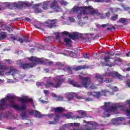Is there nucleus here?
I'll use <instances>...</instances> for the list:
<instances>
[{
    "label": "nucleus",
    "mask_w": 130,
    "mask_h": 130,
    "mask_svg": "<svg viewBox=\"0 0 130 130\" xmlns=\"http://www.w3.org/2000/svg\"><path fill=\"white\" fill-rule=\"evenodd\" d=\"M28 113L30 115H33V114H34L35 117H38L39 118L41 117V114L40 113L39 111L36 110H32L30 111H28Z\"/></svg>",
    "instance_id": "obj_13"
},
{
    "label": "nucleus",
    "mask_w": 130,
    "mask_h": 130,
    "mask_svg": "<svg viewBox=\"0 0 130 130\" xmlns=\"http://www.w3.org/2000/svg\"><path fill=\"white\" fill-rule=\"evenodd\" d=\"M103 59L105 60V62H108L109 59H110V56L109 55H105L103 57Z\"/></svg>",
    "instance_id": "obj_33"
},
{
    "label": "nucleus",
    "mask_w": 130,
    "mask_h": 130,
    "mask_svg": "<svg viewBox=\"0 0 130 130\" xmlns=\"http://www.w3.org/2000/svg\"><path fill=\"white\" fill-rule=\"evenodd\" d=\"M84 130H92V127H86Z\"/></svg>",
    "instance_id": "obj_59"
},
{
    "label": "nucleus",
    "mask_w": 130,
    "mask_h": 130,
    "mask_svg": "<svg viewBox=\"0 0 130 130\" xmlns=\"http://www.w3.org/2000/svg\"><path fill=\"white\" fill-rule=\"evenodd\" d=\"M50 8L53 10L58 9V12H61V10L58 8V4H57V1H53L51 2Z\"/></svg>",
    "instance_id": "obj_12"
},
{
    "label": "nucleus",
    "mask_w": 130,
    "mask_h": 130,
    "mask_svg": "<svg viewBox=\"0 0 130 130\" xmlns=\"http://www.w3.org/2000/svg\"><path fill=\"white\" fill-rule=\"evenodd\" d=\"M90 56V54L86 53L85 54H84V58H87V59H89V57Z\"/></svg>",
    "instance_id": "obj_49"
},
{
    "label": "nucleus",
    "mask_w": 130,
    "mask_h": 130,
    "mask_svg": "<svg viewBox=\"0 0 130 130\" xmlns=\"http://www.w3.org/2000/svg\"><path fill=\"white\" fill-rule=\"evenodd\" d=\"M17 41H19L20 43H23V42H30L28 37H23V39L20 37H18Z\"/></svg>",
    "instance_id": "obj_16"
},
{
    "label": "nucleus",
    "mask_w": 130,
    "mask_h": 130,
    "mask_svg": "<svg viewBox=\"0 0 130 130\" xmlns=\"http://www.w3.org/2000/svg\"><path fill=\"white\" fill-rule=\"evenodd\" d=\"M104 82H105V83H111V82H112V79L110 78H106Z\"/></svg>",
    "instance_id": "obj_40"
},
{
    "label": "nucleus",
    "mask_w": 130,
    "mask_h": 130,
    "mask_svg": "<svg viewBox=\"0 0 130 130\" xmlns=\"http://www.w3.org/2000/svg\"><path fill=\"white\" fill-rule=\"evenodd\" d=\"M6 100H10V103L11 104H10V107H12L11 106L12 104H14V103L15 102V100H16V96L15 95H9L7 96L6 98H5Z\"/></svg>",
    "instance_id": "obj_15"
},
{
    "label": "nucleus",
    "mask_w": 130,
    "mask_h": 130,
    "mask_svg": "<svg viewBox=\"0 0 130 130\" xmlns=\"http://www.w3.org/2000/svg\"><path fill=\"white\" fill-rule=\"evenodd\" d=\"M127 85L128 88H130V81H128V82H127Z\"/></svg>",
    "instance_id": "obj_63"
},
{
    "label": "nucleus",
    "mask_w": 130,
    "mask_h": 130,
    "mask_svg": "<svg viewBox=\"0 0 130 130\" xmlns=\"http://www.w3.org/2000/svg\"><path fill=\"white\" fill-rule=\"evenodd\" d=\"M94 10L97 11L98 14H93V16H95V19H99L101 18V19H105L106 17H110V12L109 11H108L107 13H106L105 15L104 14H101L99 13V12L97 9H94Z\"/></svg>",
    "instance_id": "obj_9"
},
{
    "label": "nucleus",
    "mask_w": 130,
    "mask_h": 130,
    "mask_svg": "<svg viewBox=\"0 0 130 130\" xmlns=\"http://www.w3.org/2000/svg\"><path fill=\"white\" fill-rule=\"evenodd\" d=\"M7 35H6V34L3 33L0 35V39L1 40H2V39H4L5 37H6Z\"/></svg>",
    "instance_id": "obj_41"
},
{
    "label": "nucleus",
    "mask_w": 130,
    "mask_h": 130,
    "mask_svg": "<svg viewBox=\"0 0 130 130\" xmlns=\"http://www.w3.org/2000/svg\"><path fill=\"white\" fill-rule=\"evenodd\" d=\"M109 92V91L108 90H102L100 92H95L94 93V95L95 97H96V98H99V97H100V96L102 95H103L104 96H106V93Z\"/></svg>",
    "instance_id": "obj_14"
},
{
    "label": "nucleus",
    "mask_w": 130,
    "mask_h": 130,
    "mask_svg": "<svg viewBox=\"0 0 130 130\" xmlns=\"http://www.w3.org/2000/svg\"><path fill=\"white\" fill-rule=\"evenodd\" d=\"M51 1H47V2H44L42 4V9L43 10H48V4L50 3Z\"/></svg>",
    "instance_id": "obj_21"
},
{
    "label": "nucleus",
    "mask_w": 130,
    "mask_h": 130,
    "mask_svg": "<svg viewBox=\"0 0 130 130\" xmlns=\"http://www.w3.org/2000/svg\"><path fill=\"white\" fill-rule=\"evenodd\" d=\"M108 30H111V31H115V28L114 26H111L108 28Z\"/></svg>",
    "instance_id": "obj_48"
},
{
    "label": "nucleus",
    "mask_w": 130,
    "mask_h": 130,
    "mask_svg": "<svg viewBox=\"0 0 130 130\" xmlns=\"http://www.w3.org/2000/svg\"><path fill=\"white\" fill-rule=\"evenodd\" d=\"M73 95H70V97L68 98V101H71V100H72V99H73Z\"/></svg>",
    "instance_id": "obj_56"
},
{
    "label": "nucleus",
    "mask_w": 130,
    "mask_h": 130,
    "mask_svg": "<svg viewBox=\"0 0 130 130\" xmlns=\"http://www.w3.org/2000/svg\"><path fill=\"white\" fill-rule=\"evenodd\" d=\"M58 100H62L63 98L61 96H59L57 98Z\"/></svg>",
    "instance_id": "obj_62"
},
{
    "label": "nucleus",
    "mask_w": 130,
    "mask_h": 130,
    "mask_svg": "<svg viewBox=\"0 0 130 130\" xmlns=\"http://www.w3.org/2000/svg\"><path fill=\"white\" fill-rule=\"evenodd\" d=\"M83 69V67H81V66H78L77 68L75 69V71H80V70H82Z\"/></svg>",
    "instance_id": "obj_50"
},
{
    "label": "nucleus",
    "mask_w": 130,
    "mask_h": 130,
    "mask_svg": "<svg viewBox=\"0 0 130 130\" xmlns=\"http://www.w3.org/2000/svg\"><path fill=\"white\" fill-rule=\"evenodd\" d=\"M56 38L57 40H59L60 39V36H59V33L58 32H56L55 34Z\"/></svg>",
    "instance_id": "obj_42"
},
{
    "label": "nucleus",
    "mask_w": 130,
    "mask_h": 130,
    "mask_svg": "<svg viewBox=\"0 0 130 130\" xmlns=\"http://www.w3.org/2000/svg\"><path fill=\"white\" fill-rule=\"evenodd\" d=\"M124 120V118L122 117H118L113 119V121L115 122H117V121H123Z\"/></svg>",
    "instance_id": "obj_29"
},
{
    "label": "nucleus",
    "mask_w": 130,
    "mask_h": 130,
    "mask_svg": "<svg viewBox=\"0 0 130 130\" xmlns=\"http://www.w3.org/2000/svg\"><path fill=\"white\" fill-rule=\"evenodd\" d=\"M69 20L70 22H75V18H74L73 17H69Z\"/></svg>",
    "instance_id": "obj_52"
},
{
    "label": "nucleus",
    "mask_w": 130,
    "mask_h": 130,
    "mask_svg": "<svg viewBox=\"0 0 130 130\" xmlns=\"http://www.w3.org/2000/svg\"><path fill=\"white\" fill-rule=\"evenodd\" d=\"M36 85L37 86H41V83L40 82H37Z\"/></svg>",
    "instance_id": "obj_61"
},
{
    "label": "nucleus",
    "mask_w": 130,
    "mask_h": 130,
    "mask_svg": "<svg viewBox=\"0 0 130 130\" xmlns=\"http://www.w3.org/2000/svg\"><path fill=\"white\" fill-rule=\"evenodd\" d=\"M126 56L130 57V52L126 54Z\"/></svg>",
    "instance_id": "obj_64"
},
{
    "label": "nucleus",
    "mask_w": 130,
    "mask_h": 130,
    "mask_svg": "<svg viewBox=\"0 0 130 130\" xmlns=\"http://www.w3.org/2000/svg\"><path fill=\"white\" fill-rule=\"evenodd\" d=\"M119 23H122V24H124L126 22V19L124 18H121L119 20Z\"/></svg>",
    "instance_id": "obj_37"
},
{
    "label": "nucleus",
    "mask_w": 130,
    "mask_h": 130,
    "mask_svg": "<svg viewBox=\"0 0 130 130\" xmlns=\"http://www.w3.org/2000/svg\"><path fill=\"white\" fill-rule=\"evenodd\" d=\"M5 61H7V62H8L9 64H12V63H13V61L11 59H6V60H5Z\"/></svg>",
    "instance_id": "obj_47"
},
{
    "label": "nucleus",
    "mask_w": 130,
    "mask_h": 130,
    "mask_svg": "<svg viewBox=\"0 0 130 130\" xmlns=\"http://www.w3.org/2000/svg\"><path fill=\"white\" fill-rule=\"evenodd\" d=\"M3 7H6L8 8H11V7H13V8H15V7H17V6L14 5V4L13 3H6L3 4Z\"/></svg>",
    "instance_id": "obj_23"
},
{
    "label": "nucleus",
    "mask_w": 130,
    "mask_h": 130,
    "mask_svg": "<svg viewBox=\"0 0 130 130\" xmlns=\"http://www.w3.org/2000/svg\"><path fill=\"white\" fill-rule=\"evenodd\" d=\"M64 42L66 43L67 45H70L72 43V40L70 38H65L64 39Z\"/></svg>",
    "instance_id": "obj_31"
},
{
    "label": "nucleus",
    "mask_w": 130,
    "mask_h": 130,
    "mask_svg": "<svg viewBox=\"0 0 130 130\" xmlns=\"http://www.w3.org/2000/svg\"><path fill=\"white\" fill-rule=\"evenodd\" d=\"M95 79L100 84H102L103 83H104V81H103V78L102 77V76L100 74L95 75Z\"/></svg>",
    "instance_id": "obj_18"
},
{
    "label": "nucleus",
    "mask_w": 130,
    "mask_h": 130,
    "mask_svg": "<svg viewBox=\"0 0 130 130\" xmlns=\"http://www.w3.org/2000/svg\"><path fill=\"white\" fill-rule=\"evenodd\" d=\"M25 20H26V21H28V22H31V19H30V18H28V17L26 18H25Z\"/></svg>",
    "instance_id": "obj_60"
},
{
    "label": "nucleus",
    "mask_w": 130,
    "mask_h": 130,
    "mask_svg": "<svg viewBox=\"0 0 130 130\" xmlns=\"http://www.w3.org/2000/svg\"><path fill=\"white\" fill-rule=\"evenodd\" d=\"M20 116L22 118V119H26V118H27V112L26 111H22Z\"/></svg>",
    "instance_id": "obj_28"
},
{
    "label": "nucleus",
    "mask_w": 130,
    "mask_h": 130,
    "mask_svg": "<svg viewBox=\"0 0 130 130\" xmlns=\"http://www.w3.org/2000/svg\"><path fill=\"white\" fill-rule=\"evenodd\" d=\"M62 117H67L68 119H70V118H73V116H72L71 114H64L62 115Z\"/></svg>",
    "instance_id": "obj_32"
},
{
    "label": "nucleus",
    "mask_w": 130,
    "mask_h": 130,
    "mask_svg": "<svg viewBox=\"0 0 130 130\" xmlns=\"http://www.w3.org/2000/svg\"><path fill=\"white\" fill-rule=\"evenodd\" d=\"M85 101H87V102H89L90 101H93V98H85Z\"/></svg>",
    "instance_id": "obj_44"
},
{
    "label": "nucleus",
    "mask_w": 130,
    "mask_h": 130,
    "mask_svg": "<svg viewBox=\"0 0 130 130\" xmlns=\"http://www.w3.org/2000/svg\"><path fill=\"white\" fill-rule=\"evenodd\" d=\"M79 79L81 80V83L75 81L71 79H68V83L70 85H72L73 87H76V88H82V87L89 88L90 87V89H94V86H90L91 85V79L90 77L80 76Z\"/></svg>",
    "instance_id": "obj_2"
},
{
    "label": "nucleus",
    "mask_w": 130,
    "mask_h": 130,
    "mask_svg": "<svg viewBox=\"0 0 130 130\" xmlns=\"http://www.w3.org/2000/svg\"><path fill=\"white\" fill-rule=\"evenodd\" d=\"M106 76H107L108 77H112L113 78H117V79H119V80H122V76H121V75L116 72L106 73Z\"/></svg>",
    "instance_id": "obj_8"
},
{
    "label": "nucleus",
    "mask_w": 130,
    "mask_h": 130,
    "mask_svg": "<svg viewBox=\"0 0 130 130\" xmlns=\"http://www.w3.org/2000/svg\"><path fill=\"white\" fill-rule=\"evenodd\" d=\"M87 96H93V95L92 92L89 91L87 93Z\"/></svg>",
    "instance_id": "obj_55"
},
{
    "label": "nucleus",
    "mask_w": 130,
    "mask_h": 130,
    "mask_svg": "<svg viewBox=\"0 0 130 130\" xmlns=\"http://www.w3.org/2000/svg\"><path fill=\"white\" fill-rule=\"evenodd\" d=\"M16 128H17L16 127H12L11 126H9L7 128V129H11V130H15V129H16Z\"/></svg>",
    "instance_id": "obj_53"
},
{
    "label": "nucleus",
    "mask_w": 130,
    "mask_h": 130,
    "mask_svg": "<svg viewBox=\"0 0 130 130\" xmlns=\"http://www.w3.org/2000/svg\"><path fill=\"white\" fill-rule=\"evenodd\" d=\"M56 118H54V121H49L48 122L49 124H56L57 122L59 120L58 118H59V115H56L55 116Z\"/></svg>",
    "instance_id": "obj_19"
},
{
    "label": "nucleus",
    "mask_w": 130,
    "mask_h": 130,
    "mask_svg": "<svg viewBox=\"0 0 130 130\" xmlns=\"http://www.w3.org/2000/svg\"><path fill=\"white\" fill-rule=\"evenodd\" d=\"M80 11V13L77 15V18L79 20H81L83 18L84 20H88V14L90 13L92 16L94 15H98V12L95 9H93L92 6H88L85 7H74L71 10V14H74V13H77V12Z\"/></svg>",
    "instance_id": "obj_1"
},
{
    "label": "nucleus",
    "mask_w": 130,
    "mask_h": 130,
    "mask_svg": "<svg viewBox=\"0 0 130 130\" xmlns=\"http://www.w3.org/2000/svg\"><path fill=\"white\" fill-rule=\"evenodd\" d=\"M46 61H48V60L46 59L45 58H38L37 63H39V64H44Z\"/></svg>",
    "instance_id": "obj_17"
},
{
    "label": "nucleus",
    "mask_w": 130,
    "mask_h": 130,
    "mask_svg": "<svg viewBox=\"0 0 130 130\" xmlns=\"http://www.w3.org/2000/svg\"><path fill=\"white\" fill-rule=\"evenodd\" d=\"M33 66H20L21 69L24 70V71H28V70H30V69L33 68Z\"/></svg>",
    "instance_id": "obj_25"
},
{
    "label": "nucleus",
    "mask_w": 130,
    "mask_h": 130,
    "mask_svg": "<svg viewBox=\"0 0 130 130\" xmlns=\"http://www.w3.org/2000/svg\"><path fill=\"white\" fill-rule=\"evenodd\" d=\"M35 13H42V12H43V10H42L41 9H39L38 8H36L35 9Z\"/></svg>",
    "instance_id": "obj_38"
},
{
    "label": "nucleus",
    "mask_w": 130,
    "mask_h": 130,
    "mask_svg": "<svg viewBox=\"0 0 130 130\" xmlns=\"http://www.w3.org/2000/svg\"><path fill=\"white\" fill-rule=\"evenodd\" d=\"M41 5H42L41 3L37 4L35 5V8H37V7H39V6H41Z\"/></svg>",
    "instance_id": "obj_58"
},
{
    "label": "nucleus",
    "mask_w": 130,
    "mask_h": 130,
    "mask_svg": "<svg viewBox=\"0 0 130 130\" xmlns=\"http://www.w3.org/2000/svg\"><path fill=\"white\" fill-rule=\"evenodd\" d=\"M19 101H20L22 106L20 107L17 105L11 104L10 106L12 107V108H14V109H17L18 110H25L26 109V104L25 103H28V102H30L31 104H33V99H29L27 96H24L23 98H20L19 99Z\"/></svg>",
    "instance_id": "obj_4"
},
{
    "label": "nucleus",
    "mask_w": 130,
    "mask_h": 130,
    "mask_svg": "<svg viewBox=\"0 0 130 130\" xmlns=\"http://www.w3.org/2000/svg\"><path fill=\"white\" fill-rule=\"evenodd\" d=\"M44 80H46V83L45 84V86L46 89H48L51 87L52 88H60L64 82V78L61 77H56L55 80V84L51 81V77H44Z\"/></svg>",
    "instance_id": "obj_3"
},
{
    "label": "nucleus",
    "mask_w": 130,
    "mask_h": 130,
    "mask_svg": "<svg viewBox=\"0 0 130 130\" xmlns=\"http://www.w3.org/2000/svg\"><path fill=\"white\" fill-rule=\"evenodd\" d=\"M18 6L20 7H29L30 6V4L27 2H18Z\"/></svg>",
    "instance_id": "obj_22"
},
{
    "label": "nucleus",
    "mask_w": 130,
    "mask_h": 130,
    "mask_svg": "<svg viewBox=\"0 0 130 130\" xmlns=\"http://www.w3.org/2000/svg\"><path fill=\"white\" fill-rule=\"evenodd\" d=\"M70 56H72V57H76V56H77V55L76 54V53L73 52H70Z\"/></svg>",
    "instance_id": "obj_43"
},
{
    "label": "nucleus",
    "mask_w": 130,
    "mask_h": 130,
    "mask_svg": "<svg viewBox=\"0 0 130 130\" xmlns=\"http://www.w3.org/2000/svg\"><path fill=\"white\" fill-rule=\"evenodd\" d=\"M80 114L82 115V117L77 116L76 118H83V117H86V116H87V113H86V112L84 111H81Z\"/></svg>",
    "instance_id": "obj_26"
},
{
    "label": "nucleus",
    "mask_w": 130,
    "mask_h": 130,
    "mask_svg": "<svg viewBox=\"0 0 130 130\" xmlns=\"http://www.w3.org/2000/svg\"><path fill=\"white\" fill-rule=\"evenodd\" d=\"M59 3L61 4V6H67V5H69V3L64 1V0H60Z\"/></svg>",
    "instance_id": "obj_34"
},
{
    "label": "nucleus",
    "mask_w": 130,
    "mask_h": 130,
    "mask_svg": "<svg viewBox=\"0 0 130 130\" xmlns=\"http://www.w3.org/2000/svg\"><path fill=\"white\" fill-rule=\"evenodd\" d=\"M41 102L43 104H47V103H48V102L47 101H43V100H41Z\"/></svg>",
    "instance_id": "obj_57"
},
{
    "label": "nucleus",
    "mask_w": 130,
    "mask_h": 130,
    "mask_svg": "<svg viewBox=\"0 0 130 130\" xmlns=\"http://www.w3.org/2000/svg\"><path fill=\"white\" fill-rule=\"evenodd\" d=\"M96 3H103V2H105V3H110V0H95Z\"/></svg>",
    "instance_id": "obj_39"
},
{
    "label": "nucleus",
    "mask_w": 130,
    "mask_h": 130,
    "mask_svg": "<svg viewBox=\"0 0 130 130\" xmlns=\"http://www.w3.org/2000/svg\"><path fill=\"white\" fill-rule=\"evenodd\" d=\"M57 22V20L56 19L49 20L47 22H45V26H47V27H49V28H52L53 27H54V26H55V24H56Z\"/></svg>",
    "instance_id": "obj_11"
},
{
    "label": "nucleus",
    "mask_w": 130,
    "mask_h": 130,
    "mask_svg": "<svg viewBox=\"0 0 130 130\" xmlns=\"http://www.w3.org/2000/svg\"><path fill=\"white\" fill-rule=\"evenodd\" d=\"M118 17V15H115L111 17V21H116L117 20V18Z\"/></svg>",
    "instance_id": "obj_36"
},
{
    "label": "nucleus",
    "mask_w": 130,
    "mask_h": 130,
    "mask_svg": "<svg viewBox=\"0 0 130 130\" xmlns=\"http://www.w3.org/2000/svg\"><path fill=\"white\" fill-rule=\"evenodd\" d=\"M62 35H69V38L71 39H75V38H83V34L79 32H73L70 35V33L68 31H64L62 32Z\"/></svg>",
    "instance_id": "obj_7"
},
{
    "label": "nucleus",
    "mask_w": 130,
    "mask_h": 130,
    "mask_svg": "<svg viewBox=\"0 0 130 130\" xmlns=\"http://www.w3.org/2000/svg\"><path fill=\"white\" fill-rule=\"evenodd\" d=\"M44 94H45V95H47V94H49V91H48V90H44Z\"/></svg>",
    "instance_id": "obj_54"
},
{
    "label": "nucleus",
    "mask_w": 130,
    "mask_h": 130,
    "mask_svg": "<svg viewBox=\"0 0 130 130\" xmlns=\"http://www.w3.org/2000/svg\"><path fill=\"white\" fill-rule=\"evenodd\" d=\"M6 98L2 99L0 101V110H5L6 107H8V104H7Z\"/></svg>",
    "instance_id": "obj_10"
},
{
    "label": "nucleus",
    "mask_w": 130,
    "mask_h": 130,
    "mask_svg": "<svg viewBox=\"0 0 130 130\" xmlns=\"http://www.w3.org/2000/svg\"><path fill=\"white\" fill-rule=\"evenodd\" d=\"M37 59H38V58L35 56H31L30 57L27 58V59H28V60H30V61H32V62H37Z\"/></svg>",
    "instance_id": "obj_30"
},
{
    "label": "nucleus",
    "mask_w": 130,
    "mask_h": 130,
    "mask_svg": "<svg viewBox=\"0 0 130 130\" xmlns=\"http://www.w3.org/2000/svg\"><path fill=\"white\" fill-rule=\"evenodd\" d=\"M48 63L50 66H51V64H56V66H64V64H66L64 63L60 62H57L55 64H54V62L51 61H49Z\"/></svg>",
    "instance_id": "obj_27"
},
{
    "label": "nucleus",
    "mask_w": 130,
    "mask_h": 130,
    "mask_svg": "<svg viewBox=\"0 0 130 130\" xmlns=\"http://www.w3.org/2000/svg\"><path fill=\"white\" fill-rule=\"evenodd\" d=\"M11 39H12V40H17L18 41V37L16 38L13 35H11Z\"/></svg>",
    "instance_id": "obj_46"
},
{
    "label": "nucleus",
    "mask_w": 130,
    "mask_h": 130,
    "mask_svg": "<svg viewBox=\"0 0 130 130\" xmlns=\"http://www.w3.org/2000/svg\"><path fill=\"white\" fill-rule=\"evenodd\" d=\"M5 71L7 72V74H10L12 76H14L16 74H20V71H18L13 67L0 66V76L4 75Z\"/></svg>",
    "instance_id": "obj_5"
},
{
    "label": "nucleus",
    "mask_w": 130,
    "mask_h": 130,
    "mask_svg": "<svg viewBox=\"0 0 130 130\" xmlns=\"http://www.w3.org/2000/svg\"><path fill=\"white\" fill-rule=\"evenodd\" d=\"M83 123H87V124H90V125H92V126H96V125H97V123L93 121H87L85 120H83Z\"/></svg>",
    "instance_id": "obj_24"
},
{
    "label": "nucleus",
    "mask_w": 130,
    "mask_h": 130,
    "mask_svg": "<svg viewBox=\"0 0 130 130\" xmlns=\"http://www.w3.org/2000/svg\"><path fill=\"white\" fill-rule=\"evenodd\" d=\"M57 115H55V114H49L47 115V116H48L49 117H53V116H55Z\"/></svg>",
    "instance_id": "obj_51"
},
{
    "label": "nucleus",
    "mask_w": 130,
    "mask_h": 130,
    "mask_svg": "<svg viewBox=\"0 0 130 130\" xmlns=\"http://www.w3.org/2000/svg\"><path fill=\"white\" fill-rule=\"evenodd\" d=\"M55 113H62L63 112V108L58 107L54 108Z\"/></svg>",
    "instance_id": "obj_20"
},
{
    "label": "nucleus",
    "mask_w": 130,
    "mask_h": 130,
    "mask_svg": "<svg viewBox=\"0 0 130 130\" xmlns=\"http://www.w3.org/2000/svg\"><path fill=\"white\" fill-rule=\"evenodd\" d=\"M105 105L104 108V110H105V112L104 113V114L105 115L104 117H109L110 114L106 113H109V112H111V111H115V110L117 109V107L116 106L111 107L110 103H105Z\"/></svg>",
    "instance_id": "obj_6"
},
{
    "label": "nucleus",
    "mask_w": 130,
    "mask_h": 130,
    "mask_svg": "<svg viewBox=\"0 0 130 130\" xmlns=\"http://www.w3.org/2000/svg\"><path fill=\"white\" fill-rule=\"evenodd\" d=\"M38 47L39 48L38 50V51H40V49H43L44 48V47L41 45H39Z\"/></svg>",
    "instance_id": "obj_45"
},
{
    "label": "nucleus",
    "mask_w": 130,
    "mask_h": 130,
    "mask_svg": "<svg viewBox=\"0 0 130 130\" xmlns=\"http://www.w3.org/2000/svg\"><path fill=\"white\" fill-rule=\"evenodd\" d=\"M70 126H76V127H79L80 126V123H70Z\"/></svg>",
    "instance_id": "obj_35"
}]
</instances>
